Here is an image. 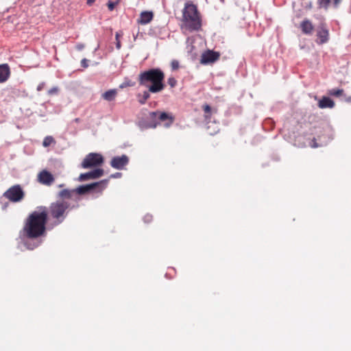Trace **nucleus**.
<instances>
[{"label": "nucleus", "mask_w": 351, "mask_h": 351, "mask_svg": "<svg viewBox=\"0 0 351 351\" xmlns=\"http://www.w3.org/2000/svg\"><path fill=\"white\" fill-rule=\"evenodd\" d=\"M48 219L47 208L40 206L32 212L26 218L23 228L25 237L28 239H37L45 234L46 223Z\"/></svg>", "instance_id": "obj_1"}, {"label": "nucleus", "mask_w": 351, "mask_h": 351, "mask_svg": "<svg viewBox=\"0 0 351 351\" xmlns=\"http://www.w3.org/2000/svg\"><path fill=\"white\" fill-rule=\"evenodd\" d=\"M138 83L140 86L149 89L152 93H157L164 90L165 73L159 68L151 69L138 75Z\"/></svg>", "instance_id": "obj_2"}, {"label": "nucleus", "mask_w": 351, "mask_h": 351, "mask_svg": "<svg viewBox=\"0 0 351 351\" xmlns=\"http://www.w3.org/2000/svg\"><path fill=\"white\" fill-rule=\"evenodd\" d=\"M182 29L190 32L199 31L202 27V21L197 6L192 3H185L182 12Z\"/></svg>", "instance_id": "obj_3"}, {"label": "nucleus", "mask_w": 351, "mask_h": 351, "mask_svg": "<svg viewBox=\"0 0 351 351\" xmlns=\"http://www.w3.org/2000/svg\"><path fill=\"white\" fill-rule=\"evenodd\" d=\"M69 199L59 197V199L50 204L47 212L48 216L53 220V225L58 226L62 223L66 218L69 212L75 207L71 206L68 202Z\"/></svg>", "instance_id": "obj_4"}, {"label": "nucleus", "mask_w": 351, "mask_h": 351, "mask_svg": "<svg viewBox=\"0 0 351 351\" xmlns=\"http://www.w3.org/2000/svg\"><path fill=\"white\" fill-rule=\"evenodd\" d=\"M108 180H103L99 182H94L89 184L82 185L75 189H63L58 193V197L63 199H78L77 195H82L91 191H96L101 193L107 186Z\"/></svg>", "instance_id": "obj_5"}, {"label": "nucleus", "mask_w": 351, "mask_h": 351, "mask_svg": "<svg viewBox=\"0 0 351 351\" xmlns=\"http://www.w3.org/2000/svg\"><path fill=\"white\" fill-rule=\"evenodd\" d=\"M149 121H141L138 125L143 129L155 128L158 124V120L160 122H166L165 125L169 127L173 122V117L167 112H152L149 114Z\"/></svg>", "instance_id": "obj_6"}, {"label": "nucleus", "mask_w": 351, "mask_h": 351, "mask_svg": "<svg viewBox=\"0 0 351 351\" xmlns=\"http://www.w3.org/2000/svg\"><path fill=\"white\" fill-rule=\"evenodd\" d=\"M104 159L101 154L98 153H90L86 156L83 160L81 166L83 169H88L101 166L104 163Z\"/></svg>", "instance_id": "obj_7"}, {"label": "nucleus", "mask_w": 351, "mask_h": 351, "mask_svg": "<svg viewBox=\"0 0 351 351\" xmlns=\"http://www.w3.org/2000/svg\"><path fill=\"white\" fill-rule=\"evenodd\" d=\"M3 196L10 202H18L24 198L25 193L21 186L17 184L9 188Z\"/></svg>", "instance_id": "obj_8"}, {"label": "nucleus", "mask_w": 351, "mask_h": 351, "mask_svg": "<svg viewBox=\"0 0 351 351\" xmlns=\"http://www.w3.org/2000/svg\"><path fill=\"white\" fill-rule=\"evenodd\" d=\"M316 43L321 45L328 42L330 38L329 30L325 23H322L316 30Z\"/></svg>", "instance_id": "obj_9"}, {"label": "nucleus", "mask_w": 351, "mask_h": 351, "mask_svg": "<svg viewBox=\"0 0 351 351\" xmlns=\"http://www.w3.org/2000/svg\"><path fill=\"white\" fill-rule=\"evenodd\" d=\"M220 54L212 50H207L202 53L200 59L201 64H207L213 63L219 58Z\"/></svg>", "instance_id": "obj_10"}, {"label": "nucleus", "mask_w": 351, "mask_h": 351, "mask_svg": "<svg viewBox=\"0 0 351 351\" xmlns=\"http://www.w3.org/2000/svg\"><path fill=\"white\" fill-rule=\"evenodd\" d=\"M54 180L53 176L47 170H43L38 174V181L42 184L50 186Z\"/></svg>", "instance_id": "obj_11"}, {"label": "nucleus", "mask_w": 351, "mask_h": 351, "mask_svg": "<svg viewBox=\"0 0 351 351\" xmlns=\"http://www.w3.org/2000/svg\"><path fill=\"white\" fill-rule=\"evenodd\" d=\"M128 157L126 155H122L121 156H115L112 158L110 161V165L116 169H122L128 165Z\"/></svg>", "instance_id": "obj_12"}, {"label": "nucleus", "mask_w": 351, "mask_h": 351, "mask_svg": "<svg viewBox=\"0 0 351 351\" xmlns=\"http://www.w3.org/2000/svg\"><path fill=\"white\" fill-rule=\"evenodd\" d=\"M104 175V170L102 169H97L90 172L81 173L79 176L78 180L83 182L90 179L99 178Z\"/></svg>", "instance_id": "obj_13"}, {"label": "nucleus", "mask_w": 351, "mask_h": 351, "mask_svg": "<svg viewBox=\"0 0 351 351\" xmlns=\"http://www.w3.org/2000/svg\"><path fill=\"white\" fill-rule=\"evenodd\" d=\"M300 27L302 30V32L304 34H306V35L312 34V33L314 30V26H313L312 22L309 19H305L300 23Z\"/></svg>", "instance_id": "obj_14"}, {"label": "nucleus", "mask_w": 351, "mask_h": 351, "mask_svg": "<svg viewBox=\"0 0 351 351\" xmlns=\"http://www.w3.org/2000/svg\"><path fill=\"white\" fill-rule=\"evenodd\" d=\"M154 17L152 12L143 11L141 13L140 17L138 19V23L141 25H146L150 23Z\"/></svg>", "instance_id": "obj_15"}, {"label": "nucleus", "mask_w": 351, "mask_h": 351, "mask_svg": "<svg viewBox=\"0 0 351 351\" xmlns=\"http://www.w3.org/2000/svg\"><path fill=\"white\" fill-rule=\"evenodd\" d=\"M10 75V67L7 64L0 65V83L5 82Z\"/></svg>", "instance_id": "obj_16"}, {"label": "nucleus", "mask_w": 351, "mask_h": 351, "mask_svg": "<svg viewBox=\"0 0 351 351\" xmlns=\"http://www.w3.org/2000/svg\"><path fill=\"white\" fill-rule=\"evenodd\" d=\"M118 95V91L117 89H110L106 92H104L101 95V98L107 101H112L115 100L117 96Z\"/></svg>", "instance_id": "obj_17"}, {"label": "nucleus", "mask_w": 351, "mask_h": 351, "mask_svg": "<svg viewBox=\"0 0 351 351\" xmlns=\"http://www.w3.org/2000/svg\"><path fill=\"white\" fill-rule=\"evenodd\" d=\"M320 108H332L335 106V102L328 97H323L318 103Z\"/></svg>", "instance_id": "obj_18"}, {"label": "nucleus", "mask_w": 351, "mask_h": 351, "mask_svg": "<svg viewBox=\"0 0 351 351\" xmlns=\"http://www.w3.org/2000/svg\"><path fill=\"white\" fill-rule=\"evenodd\" d=\"M150 91H149V89L147 90H145L142 94L138 93L137 95L138 101L141 104H145L147 101V100L150 97Z\"/></svg>", "instance_id": "obj_19"}, {"label": "nucleus", "mask_w": 351, "mask_h": 351, "mask_svg": "<svg viewBox=\"0 0 351 351\" xmlns=\"http://www.w3.org/2000/svg\"><path fill=\"white\" fill-rule=\"evenodd\" d=\"M52 144H56V141L55 139L53 138V136H47L44 140H43V145L45 147H47L49 146H50Z\"/></svg>", "instance_id": "obj_20"}, {"label": "nucleus", "mask_w": 351, "mask_h": 351, "mask_svg": "<svg viewBox=\"0 0 351 351\" xmlns=\"http://www.w3.org/2000/svg\"><path fill=\"white\" fill-rule=\"evenodd\" d=\"M328 94L331 96L338 97L342 96L343 95V90L332 88L328 91Z\"/></svg>", "instance_id": "obj_21"}, {"label": "nucleus", "mask_w": 351, "mask_h": 351, "mask_svg": "<svg viewBox=\"0 0 351 351\" xmlns=\"http://www.w3.org/2000/svg\"><path fill=\"white\" fill-rule=\"evenodd\" d=\"M317 2L320 8L327 9L330 3V0H317Z\"/></svg>", "instance_id": "obj_22"}, {"label": "nucleus", "mask_w": 351, "mask_h": 351, "mask_svg": "<svg viewBox=\"0 0 351 351\" xmlns=\"http://www.w3.org/2000/svg\"><path fill=\"white\" fill-rule=\"evenodd\" d=\"M167 83L171 88H173L177 84V80L174 77H171L168 79Z\"/></svg>", "instance_id": "obj_23"}, {"label": "nucleus", "mask_w": 351, "mask_h": 351, "mask_svg": "<svg viewBox=\"0 0 351 351\" xmlns=\"http://www.w3.org/2000/svg\"><path fill=\"white\" fill-rule=\"evenodd\" d=\"M180 66V63L178 60H173L171 62V67L172 70H177Z\"/></svg>", "instance_id": "obj_24"}, {"label": "nucleus", "mask_w": 351, "mask_h": 351, "mask_svg": "<svg viewBox=\"0 0 351 351\" xmlns=\"http://www.w3.org/2000/svg\"><path fill=\"white\" fill-rule=\"evenodd\" d=\"M117 4H118V1H117V2L108 1L107 3V5H108L109 10H110V11L113 10Z\"/></svg>", "instance_id": "obj_25"}, {"label": "nucleus", "mask_w": 351, "mask_h": 351, "mask_svg": "<svg viewBox=\"0 0 351 351\" xmlns=\"http://www.w3.org/2000/svg\"><path fill=\"white\" fill-rule=\"evenodd\" d=\"M202 108L206 114H210L211 112V108L208 104L204 105Z\"/></svg>", "instance_id": "obj_26"}, {"label": "nucleus", "mask_w": 351, "mask_h": 351, "mask_svg": "<svg viewBox=\"0 0 351 351\" xmlns=\"http://www.w3.org/2000/svg\"><path fill=\"white\" fill-rule=\"evenodd\" d=\"M81 65L84 67V68H86L88 67V62H87V60L86 59H82V61H81Z\"/></svg>", "instance_id": "obj_27"}, {"label": "nucleus", "mask_w": 351, "mask_h": 351, "mask_svg": "<svg viewBox=\"0 0 351 351\" xmlns=\"http://www.w3.org/2000/svg\"><path fill=\"white\" fill-rule=\"evenodd\" d=\"M335 7H337L341 3V0H332Z\"/></svg>", "instance_id": "obj_28"}, {"label": "nucleus", "mask_w": 351, "mask_h": 351, "mask_svg": "<svg viewBox=\"0 0 351 351\" xmlns=\"http://www.w3.org/2000/svg\"><path fill=\"white\" fill-rule=\"evenodd\" d=\"M134 84H131V83H125V84H123L120 86V88H124L127 86H133Z\"/></svg>", "instance_id": "obj_29"}, {"label": "nucleus", "mask_w": 351, "mask_h": 351, "mask_svg": "<svg viewBox=\"0 0 351 351\" xmlns=\"http://www.w3.org/2000/svg\"><path fill=\"white\" fill-rule=\"evenodd\" d=\"M344 100L346 102L351 103V96H348V97L345 96Z\"/></svg>", "instance_id": "obj_30"}, {"label": "nucleus", "mask_w": 351, "mask_h": 351, "mask_svg": "<svg viewBox=\"0 0 351 351\" xmlns=\"http://www.w3.org/2000/svg\"><path fill=\"white\" fill-rule=\"evenodd\" d=\"M121 36H122V34H120L119 32H117L115 34L116 40H119V37Z\"/></svg>", "instance_id": "obj_31"}, {"label": "nucleus", "mask_w": 351, "mask_h": 351, "mask_svg": "<svg viewBox=\"0 0 351 351\" xmlns=\"http://www.w3.org/2000/svg\"><path fill=\"white\" fill-rule=\"evenodd\" d=\"M116 47L118 49H119L121 47V44L120 40H117Z\"/></svg>", "instance_id": "obj_32"}, {"label": "nucleus", "mask_w": 351, "mask_h": 351, "mask_svg": "<svg viewBox=\"0 0 351 351\" xmlns=\"http://www.w3.org/2000/svg\"><path fill=\"white\" fill-rule=\"evenodd\" d=\"M152 218V217L151 215H146L145 217V219L147 220V221H151Z\"/></svg>", "instance_id": "obj_33"}, {"label": "nucleus", "mask_w": 351, "mask_h": 351, "mask_svg": "<svg viewBox=\"0 0 351 351\" xmlns=\"http://www.w3.org/2000/svg\"><path fill=\"white\" fill-rule=\"evenodd\" d=\"M95 1V0H87V4L90 5H92L94 2Z\"/></svg>", "instance_id": "obj_34"}, {"label": "nucleus", "mask_w": 351, "mask_h": 351, "mask_svg": "<svg viewBox=\"0 0 351 351\" xmlns=\"http://www.w3.org/2000/svg\"><path fill=\"white\" fill-rule=\"evenodd\" d=\"M120 175H121L120 173H117L115 174L111 175L110 177L111 178H117V177L119 176Z\"/></svg>", "instance_id": "obj_35"}, {"label": "nucleus", "mask_w": 351, "mask_h": 351, "mask_svg": "<svg viewBox=\"0 0 351 351\" xmlns=\"http://www.w3.org/2000/svg\"><path fill=\"white\" fill-rule=\"evenodd\" d=\"M83 47H84V46H83L82 45H78L77 46V48L78 49H80H80H82Z\"/></svg>", "instance_id": "obj_36"}, {"label": "nucleus", "mask_w": 351, "mask_h": 351, "mask_svg": "<svg viewBox=\"0 0 351 351\" xmlns=\"http://www.w3.org/2000/svg\"><path fill=\"white\" fill-rule=\"evenodd\" d=\"M205 118H206V119H210V116H209V115L206 114V115H205Z\"/></svg>", "instance_id": "obj_37"}, {"label": "nucleus", "mask_w": 351, "mask_h": 351, "mask_svg": "<svg viewBox=\"0 0 351 351\" xmlns=\"http://www.w3.org/2000/svg\"><path fill=\"white\" fill-rule=\"evenodd\" d=\"M41 89V86L38 87V90H40Z\"/></svg>", "instance_id": "obj_38"}, {"label": "nucleus", "mask_w": 351, "mask_h": 351, "mask_svg": "<svg viewBox=\"0 0 351 351\" xmlns=\"http://www.w3.org/2000/svg\"><path fill=\"white\" fill-rule=\"evenodd\" d=\"M119 0H117V1H118V2H119Z\"/></svg>", "instance_id": "obj_39"}]
</instances>
